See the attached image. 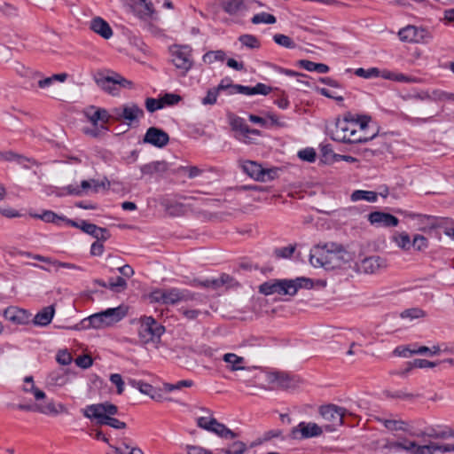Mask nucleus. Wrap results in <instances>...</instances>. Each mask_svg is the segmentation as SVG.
<instances>
[{
    "mask_svg": "<svg viewBox=\"0 0 454 454\" xmlns=\"http://www.w3.org/2000/svg\"><path fill=\"white\" fill-rule=\"evenodd\" d=\"M394 355L396 356L408 357L413 355V349L410 348L408 346H397L394 351Z\"/></svg>",
    "mask_w": 454,
    "mask_h": 454,
    "instance_id": "0e129e2a",
    "label": "nucleus"
},
{
    "mask_svg": "<svg viewBox=\"0 0 454 454\" xmlns=\"http://www.w3.org/2000/svg\"><path fill=\"white\" fill-rule=\"evenodd\" d=\"M409 452L411 454H434L431 443L427 445H418L413 441H409Z\"/></svg>",
    "mask_w": 454,
    "mask_h": 454,
    "instance_id": "58836bf2",
    "label": "nucleus"
},
{
    "mask_svg": "<svg viewBox=\"0 0 454 454\" xmlns=\"http://www.w3.org/2000/svg\"><path fill=\"white\" fill-rule=\"evenodd\" d=\"M129 384L137 388L141 393L152 395V393L153 391V387L146 382H144L142 380H130Z\"/></svg>",
    "mask_w": 454,
    "mask_h": 454,
    "instance_id": "a18cd8bd",
    "label": "nucleus"
},
{
    "mask_svg": "<svg viewBox=\"0 0 454 454\" xmlns=\"http://www.w3.org/2000/svg\"><path fill=\"white\" fill-rule=\"evenodd\" d=\"M204 300L201 302H187L184 303L179 309L178 312L188 320H194L199 317L201 314V310L197 308L198 305L203 304Z\"/></svg>",
    "mask_w": 454,
    "mask_h": 454,
    "instance_id": "cd10ccee",
    "label": "nucleus"
},
{
    "mask_svg": "<svg viewBox=\"0 0 454 454\" xmlns=\"http://www.w3.org/2000/svg\"><path fill=\"white\" fill-rule=\"evenodd\" d=\"M354 74L364 79H372L380 77V70L378 67H370L368 69L359 67L354 71Z\"/></svg>",
    "mask_w": 454,
    "mask_h": 454,
    "instance_id": "4c0bfd02",
    "label": "nucleus"
},
{
    "mask_svg": "<svg viewBox=\"0 0 454 454\" xmlns=\"http://www.w3.org/2000/svg\"><path fill=\"white\" fill-rule=\"evenodd\" d=\"M145 107L148 112L153 113L157 110L163 108V101L161 98L156 99L153 98H147L145 99Z\"/></svg>",
    "mask_w": 454,
    "mask_h": 454,
    "instance_id": "603ef678",
    "label": "nucleus"
},
{
    "mask_svg": "<svg viewBox=\"0 0 454 454\" xmlns=\"http://www.w3.org/2000/svg\"><path fill=\"white\" fill-rule=\"evenodd\" d=\"M35 218L43 220L45 223H57L59 220H65L64 216H59L51 210H45L41 215H34Z\"/></svg>",
    "mask_w": 454,
    "mask_h": 454,
    "instance_id": "c03bdc74",
    "label": "nucleus"
},
{
    "mask_svg": "<svg viewBox=\"0 0 454 454\" xmlns=\"http://www.w3.org/2000/svg\"><path fill=\"white\" fill-rule=\"evenodd\" d=\"M179 172L187 173L189 178H195L202 174L203 170L196 166H181L178 168Z\"/></svg>",
    "mask_w": 454,
    "mask_h": 454,
    "instance_id": "bf43d9fd",
    "label": "nucleus"
},
{
    "mask_svg": "<svg viewBox=\"0 0 454 454\" xmlns=\"http://www.w3.org/2000/svg\"><path fill=\"white\" fill-rule=\"evenodd\" d=\"M90 28L104 39H109L113 35L110 25L100 17H95L90 20Z\"/></svg>",
    "mask_w": 454,
    "mask_h": 454,
    "instance_id": "b1692460",
    "label": "nucleus"
},
{
    "mask_svg": "<svg viewBox=\"0 0 454 454\" xmlns=\"http://www.w3.org/2000/svg\"><path fill=\"white\" fill-rule=\"evenodd\" d=\"M80 229L98 240L106 241L111 237V234L106 228L98 227V225L88 223L84 220L81 221Z\"/></svg>",
    "mask_w": 454,
    "mask_h": 454,
    "instance_id": "5701e85b",
    "label": "nucleus"
},
{
    "mask_svg": "<svg viewBox=\"0 0 454 454\" xmlns=\"http://www.w3.org/2000/svg\"><path fill=\"white\" fill-rule=\"evenodd\" d=\"M95 82L103 90L113 96L119 94L120 88L133 89L134 87L132 81L128 80L120 74L114 72L108 75L98 74L95 77Z\"/></svg>",
    "mask_w": 454,
    "mask_h": 454,
    "instance_id": "0eeeda50",
    "label": "nucleus"
},
{
    "mask_svg": "<svg viewBox=\"0 0 454 454\" xmlns=\"http://www.w3.org/2000/svg\"><path fill=\"white\" fill-rule=\"evenodd\" d=\"M231 126L233 130L239 131L241 135H243L245 137H247V131H249V127L245 123L242 118H233L231 121Z\"/></svg>",
    "mask_w": 454,
    "mask_h": 454,
    "instance_id": "37998d69",
    "label": "nucleus"
},
{
    "mask_svg": "<svg viewBox=\"0 0 454 454\" xmlns=\"http://www.w3.org/2000/svg\"><path fill=\"white\" fill-rule=\"evenodd\" d=\"M392 240L396 246L403 250H409L411 247V240L408 233L405 231L395 233Z\"/></svg>",
    "mask_w": 454,
    "mask_h": 454,
    "instance_id": "473e14b6",
    "label": "nucleus"
},
{
    "mask_svg": "<svg viewBox=\"0 0 454 454\" xmlns=\"http://www.w3.org/2000/svg\"><path fill=\"white\" fill-rule=\"evenodd\" d=\"M2 157L4 160H7V161H12V160H16L18 161L19 163H24V161H28L29 160L21 156V155H19V154H16L15 153L12 152V151H9V152H5L2 154Z\"/></svg>",
    "mask_w": 454,
    "mask_h": 454,
    "instance_id": "680f3d73",
    "label": "nucleus"
},
{
    "mask_svg": "<svg viewBox=\"0 0 454 454\" xmlns=\"http://www.w3.org/2000/svg\"><path fill=\"white\" fill-rule=\"evenodd\" d=\"M269 381L271 384H275L278 387L285 389L294 387L298 383V380L294 376L283 372L270 373Z\"/></svg>",
    "mask_w": 454,
    "mask_h": 454,
    "instance_id": "412c9836",
    "label": "nucleus"
},
{
    "mask_svg": "<svg viewBox=\"0 0 454 454\" xmlns=\"http://www.w3.org/2000/svg\"><path fill=\"white\" fill-rule=\"evenodd\" d=\"M223 360L228 364V368L231 371L243 370L245 367L243 364L245 362L244 357L239 356L234 353H227L223 355Z\"/></svg>",
    "mask_w": 454,
    "mask_h": 454,
    "instance_id": "c756f323",
    "label": "nucleus"
},
{
    "mask_svg": "<svg viewBox=\"0 0 454 454\" xmlns=\"http://www.w3.org/2000/svg\"><path fill=\"white\" fill-rule=\"evenodd\" d=\"M192 385H193L192 380H180L176 384H169V383L164 384V389L166 391L170 392L173 390L181 389L182 387H190Z\"/></svg>",
    "mask_w": 454,
    "mask_h": 454,
    "instance_id": "13d9d810",
    "label": "nucleus"
},
{
    "mask_svg": "<svg viewBox=\"0 0 454 454\" xmlns=\"http://www.w3.org/2000/svg\"><path fill=\"white\" fill-rule=\"evenodd\" d=\"M398 35L401 41L412 43H428L433 36L424 27L407 26L399 30Z\"/></svg>",
    "mask_w": 454,
    "mask_h": 454,
    "instance_id": "ddd939ff",
    "label": "nucleus"
},
{
    "mask_svg": "<svg viewBox=\"0 0 454 454\" xmlns=\"http://www.w3.org/2000/svg\"><path fill=\"white\" fill-rule=\"evenodd\" d=\"M345 126H342V143H365L373 139L377 136V132H373L371 136H362L361 132H364L368 128L371 121L369 116H358L354 119L348 114L343 118Z\"/></svg>",
    "mask_w": 454,
    "mask_h": 454,
    "instance_id": "20e7f679",
    "label": "nucleus"
},
{
    "mask_svg": "<svg viewBox=\"0 0 454 454\" xmlns=\"http://www.w3.org/2000/svg\"><path fill=\"white\" fill-rule=\"evenodd\" d=\"M425 312L419 309V308H412L409 309H405L401 313L402 318H410V319H415L424 317Z\"/></svg>",
    "mask_w": 454,
    "mask_h": 454,
    "instance_id": "5fc2aeb1",
    "label": "nucleus"
},
{
    "mask_svg": "<svg viewBox=\"0 0 454 454\" xmlns=\"http://www.w3.org/2000/svg\"><path fill=\"white\" fill-rule=\"evenodd\" d=\"M368 221L376 227H395L399 220L395 215L381 211H374L368 215Z\"/></svg>",
    "mask_w": 454,
    "mask_h": 454,
    "instance_id": "6ab92c4d",
    "label": "nucleus"
},
{
    "mask_svg": "<svg viewBox=\"0 0 454 454\" xmlns=\"http://www.w3.org/2000/svg\"><path fill=\"white\" fill-rule=\"evenodd\" d=\"M118 407L110 402L90 404L82 410L83 416L91 421H95L96 425L124 429L127 427L126 423L114 418L118 414Z\"/></svg>",
    "mask_w": 454,
    "mask_h": 454,
    "instance_id": "f257e3e1",
    "label": "nucleus"
},
{
    "mask_svg": "<svg viewBox=\"0 0 454 454\" xmlns=\"http://www.w3.org/2000/svg\"><path fill=\"white\" fill-rule=\"evenodd\" d=\"M218 95H219V92L217 91V90L215 87L212 89H209L207 92L206 97L201 99V103L205 106L215 105L216 103Z\"/></svg>",
    "mask_w": 454,
    "mask_h": 454,
    "instance_id": "6e6d98bb",
    "label": "nucleus"
},
{
    "mask_svg": "<svg viewBox=\"0 0 454 454\" xmlns=\"http://www.w3.org/2000/svg\"><path fill=\"white\" fill-rule=\"evenodd\" d=\"M83 114L88 121L93 125V129H84L83 132L93 137L99 135L98 122L101 121L103 124L100 126L101 129H106L104 124L107 123L112 119L111 114L106 109L90 106L83 111Z\"/></svg>",
    "mask_w": 454,
    "mask_h": 454,
    "instance_id": "1a4fd4ad",
    "label": "nucleus"
},
{
    "mask_svg": "<svg viewBox=\"0 0 454 454\" xmlns=\"http://www.w3.org/2000/svg\"><path fill=\"white\" fill-rule=\"evenodd\" d=\"M246 450V443L240 441L234 442L230 449L223 450L224 454H244Z\"/></svg>",
    "mask_w": 454,
    "mask_h": 454,
    "instance_id": "8fccbe9b",
    "label": "nucleus"
},
{
    "mask_svg": "<svg viewBox=\"0 0 454 454\" xmlns=\"http://www.w3.org/2000/svg\"><path fill=\"white\" fill-rule=\"evenodd\" d=\"M386 428L388 430L404 431L409 434V430L406 427V422L397 419H379Z\"/></svg>",
    "mask_w": 454,
    "mask_h": 454,
    "instance_id": "72a5a7b5",
    "label": "nucleus"
},
{
    "mask_svg": "<svg viewBox=\"0 0 454 454\" xmlns=\"http://www.w3.org/2000/svg\"><path fill=\"white\" fill-rule=\"evenodd\" d=\"M387 260L379 255H372L364 258L359 264L342 262V273L348 268L356 269L357 271L364 274H377L387 268Z\"/></svg>",
    "mask_w": 454,
    "mask_h": 454,
    "instance_id": "9d476101",
    "label": "nucleus"
},
{
    "mask_svg": "<svg viewBox=\"0 0 454 454\" xmlns=\"http://www.w3.org/2000/svg\"><path fill=\"white\" fill-rule=\"evenodd\" d=\"M225 59V52L222 50L209 51L203 56V60L206 63L212 64L215 61H223Z\"/></svg>",
    "mask_w": 454,
    "mask_h": 454,
    "instance_id": "79ce46f5",
    "label": "nucleus"
},
{
    "mask_svg": "<svg viewBox=\"0 0 454 454\" xmlns=\"http://www.w3.org/2000/svg\"><path fill=\"white\" fill-rule=\"evenodd\" d=\"M128 314V308L124 305L116 308H110L101 312L95 313L89 317L85 318L82 322L84 327H91L95 329H101L113 325L120 322Z\"/></svg>",
    "mask_w": 454,
    "mask_h": 454,
    "instance_id": "423d86ee",
    "label": "nucleus"
},
{
    "mask_svg": "<svg viewBox=\"0 0 454 454\" xmlns=\"http://www.w3.org/2000/svg\"><path fill=\"white\" fill-rule=\"evenodd\" d=\"M242 168L245 173L256 181L263 180V168L255 161L247 160L243 163Z\"/></svg>",
    "mask_w": 454,
    "mask_h": 454,
    "instance_id": "c85d7f7f",
    "label": "nucleus"
},
{
    "mask_svg": "<svg viewBox=\"0 0 454 454\" xmlns=\"http://www.w3.org/2000/svg\"><path fill=\"white\" fill-rule=\"evenodd\" d=\"M312 286V280L304 277L295 279H274L262 283L259 286V292L264 295L273 294L294 295L300 288H311Z\"/></svg>",
    "mask_w": 454,
    "mask_h": 454,
    "instance_id": "7ed1b4c3",
    "label": "nucleus"
},
{
    "mask_svg": "<svg viewBox=\"0 0 454 454\" xmlns=\"http://www.w3.org/2000/svg\"><path fill=\"white\" fill-rule=\"evenodd\" d=\"M92 359L90 356L84 355L80 356L75 359V364L83 369H87L92 365Z\"/></svg>",
    "mask_w": 454,
    "mask_h": 454,
    "instance_id": "774afa93",
    "label": "nucleus"
},
{
    "mask_svg": "<svg viewBox=\"0 0 454 454\" xmlns=\"http://www.w3.org/2000/svg\"><path fill=\"white\" fill-rule=\"evenodd\" d=\"M164 332V326L160 325L153 317H145L141 319L138 336L143 342H153L160 339Z\"/></svg>",
    "mask_w": 454,
    "mask_h": 454,
    "instance_id": "9b49d317",
    "label": "nucleus"
},
{
    "mask_svg": "<svg viewBox=\"0 0 454 454\" xmlns=\"http://www.w3.org/2000/svg\"><path fill=\"white\" fill-rule=\"evenodd\" d=\"M112 119L116 121H123L129 126L137 125L140 119L144 118V110L136 103L125 104L114 107L111 111Z\"/></svg>",
    "mask_w": 454,
    "mask_h": 454,
    "instance_id": "6e6552de",
    "label": "nucleus"
},
{
    "mask_svg": "<svg viewBox=\"0 0 454 454\" xmlns=\"http://www.w3.org/2000/svg\"><path fill=\"white\" fill-rule=\"evenodd\" d=\"M197 425L208 432L214 433L221 438L233 439L237 434L229 429L224 424L218 422L213 417H199L197 419Z\"/></svg>",
    "mask_w": 454,
    "mask_h": 454,
    "instance_id": "4468645a",
    "label": "nucleus"
},
{
    "mask_svg": "<svg viewBox=\"0 0 454 454\" xmlns=\"http://www.w3.org/2000/svg\"><path fill=\"white\" fill-rule=\"evenodd\" d=\"M4 317L15 325H24L28 321L27 311L17 307H9L4 309Z\"/></svg>",
    "mask_w": 454,
    "mask_h": 454,
    "instance_id": "393cba45",
    "label": "nucleus"
},
{
    "mask_svg": "<svg viewBox=\"0 0 454 454\" xmlns=\"http://www.w3.org/2000/svg\"><path fill=\"white\" fill-rule=\"evenodd\" d=\"M153 302L163 305H177L180 303L202 301V295L187 289L170 287L166 289H155L150 294Z\"/></svg>",
    "mask_w": 454,
    "mask_h": 454,
    "instance_id": "f03ea898",
    "label": "nucleus"
},
{
    "mask_svg": "<svg viewBox=\"0 0 454 454\" xmlns=\"http://www.w3.org/2000/svg\"><path fill=\"white\" fill-rule=\"evenodd\" d=\"M409 435L417 438L447 439L454 436V431L448 427L429 426L423 430L409 432Z\"/></svg>",
    "mask_w": 454,
    "mask_h": 454,
    "instance_id": "f3484780",
    "label": "nucleus"
},
{
    "mask_svg": "<svg viewBox=\"0 0 454 454\" xmlns=\"http://www.w3.org/2000/svg\"><path fill=\"white\" fill-rule=\"evenodd\" d=\"M171 62L184 74L192 67V51L188 46H174L170 50Z\"/></svg>",
    "mask_w": 454,
    "mask_h": 454,
    "instance_id": "2eb2a0df",
    "label": "nucleus"
},
{
    "mask_svg": "<svg viewBox=\"0 0 454 454\" xmlns=\"http://www.w3.org/2000/svg\"><path fill=\"white\" fill-rule=\"evenodd\" d=\"M273 41L282 46V47H285L286 49H294L296 47V43H294V41L286 35H283V34H276L273 35Z\"/></svg>",
    "mask_w": 454,
    "mask_h": 454,
    "instance_id": "a19ab883",
    "label": "nucleus"
},
{
    "mask_svg": "<svg viewBox=\"0 0 454 454\" xmlns=\"http://www.w3.org/2000/svg\"><path fill=\"white\" fill-rule=\"evenodd\" d=\"M411 247L418 251H422L428 247V240L423 235L416 234L413 237Z\"/></svg>",
    "mask_w": 454,
    "mask_h": 454,
    "instance_id": "3c124183",
    "label": "nucleus"
},
{
    "mask_svg": "<svg viewBox=\"0 0 454 454\" xmlns=\"http://www.w3.org/2000/svg\"><path fill=\"white\" fill-rule=\"evenodd\" d=\"M90 188H91L90 180H83L81 183V186H74V185L70 184V185H67L65 188V190L67 191V194H69V195L81 196V195H82L83 192H85Z\"/></svg>",
    "mask_w": 454,
    "mask_h": 454,
    "instance_id": "f704fd0d",
    "label": "nucleus"
},
{
    "mask_svg": "<svg viewBox=\"0 0 454 454\" xmlns=\"http://www.w3.org/2000/svg\"><path fill=\"white\" fill-rule=\"evenodd\" d=\"M253 24H274L277 21V19L274 15L268 12H260L253 16L251 19Z\"/></svg>",
    "mask_w": 454,
    "mask_h": 454,
    "instance_id": "e433bc0d",
    "label": "nucleus"
},
{
    "mask_svg": "<svg viewBox=\"0 0 454 454\" xmlns=\"http://www.w3.org/2000/svg\"><path fill=\"white\" fill-rule=\"evenodd\" d=\"M54 314L55 309L53 305L44 307L35 316L33 322L35 325L46 326L51 322Z\"/></svg>",
    "mask_w": 454,
    "mask_h": 454,
    "instance_id": "bb28decb",
    "label": "nucleus"
},
{
    "mask_svg": "<svg viewBox=\"0 0 454 454\" xmlns=\"http://www.w3.org/2000/svg\"><path fill=\"white\" fill-rule=\"evenodd\" d=\"M143 142L158 148H162L168 144L169 136L167 132L159 128L151 127L146 130Z\"/></svg>",
    "mask_w": 454,
    "mask_h": 454,
    "instance_id": "a211bd4d",
    "label": "nucleus"
},
{
    "mask_svg": "<svg viewBox=\"0 0 454 454\" xmlns=\"http://www.w3.org/2000/svg\"><path fill=\"white\" fill-rule=\"evenodd\" d=\"M232 281L233 278L230 275L223 273L218 278L211 279L210 284L212 288L216 289L224 285L230 286Z\"/></svg>",
    "mask_w": 454,
    "mask_h": 454,
    "instance_id": "49530a36",
    "label": "nucleus"
},
{
    "mask_svg": "<svg viewBox=\"0 0 454 454\" xmlns=\"http://www.w3.org/2000/svg\"><path fill=\"white\" fill-rule=\"evenodd\" d=\"M169 168V164L166 160H154L144 164L140 167L142 176L153 177L154 176H162Z\"/></svg>",
    "mask_w": 454,
    "mask_h": 454,
    "instance_id": "4be33fe9",
    "label": "nucleus"
},
{
    "mask_svg": "<svg viewBox=\"0 0 454 454\" xmlns=\"http://www.w3.org/2000/svg\"><path fill=\"white\" fill-rule=\"evenodd\" d=\"M309 262L314 267L333 270L340 263V245L327 243L314 247L309 254Z\"/></svg>",
    "mask_w": 454,
    "mask_h": 454,
    "instance_id": "39448f33",
    "label": "nucleus"
},
{
    "mask_svg": "<svg viewBox=\"0 0 454 454\" xmlns=\"http://www.w3.org/2000/svg\"><path fill=\"white\" fill-rule=\"evenodd\" d=\"M107 285L111 290L119 292L126 288L127 282L122 277H117L115 280L111 278Z\"/></svg>",
    "mask_w": 454,
    "mask_h": 454,
    "instance_id": "4d7b16f0",
    "label": "nucleus"
},
{
    "mask_svg": "<svg viewBox=\"0 0 454 454\" xmlns=\"http://www.w3.org/2000/svg\"><path fill=\"white\" fill-rule=\"evenodd\" d=\"M221 7L229 15H236L248 9L245 0H222Z\"/></svg>",
    "mask_w": 454,
    "mask_h": 454,
    "instance_id": "a878e982",
    "label": "nucleus"
},
{
    "mask_svg": "<svg viewBox=\"0 0 454 454\" xmlns=\"http://www.w3.org/2000/svg\"><path fill=\"white\" fill-rule=\"evenodd\" d=\"M430 100L436 102L452 101L454 100V94L442 90H434L430 93Z\"/></svg>",
    "mask_w": 454,
    "mask_h": 454,
    "instance_id": "ea45409f",
    "label": "nucleus"
},
{
    "mask_svg": "<svg viewBox=\"0 0 454 454\" xmlns=\"http://www.w3.org/2000/svg\"><path fill=\"white\" fill-rule=\"evenodd\" d=\"M295 248V245H289L287 247H279L275 249V254L278 258H290L294 253Z\"/></svg>",
    "mask_w": 454,
    "mask_h": 454,
    "instance_id": "864d4df0",
    "label": "nucleus"
},
{
    "mask_svg": "<svg viewBox=\"0 0 454 454\" xmlns=\"http://www.w3.org/2000/svg\"><path fill=\"white\" fill-rule=\"evenodd\" d=\"M110 380L116 386L117 393L121 395L124 390V381L122 380L121 376L118 373H114L110 376Z\"/></svg>",
    "mask_w": 454,
    "mask_h": 454,
    "instance_id": "69168bd1",
    "label": "nucleus"
},
{
    "mask_svg": "<svg viewBox=\"0 0 454 454\" xmlns=\"http://www.w3.org/2000/svg\"><path fill=\"white\" fill-rule=\"evenodd\" d=\"M161 100L163 101V106L165 105L173 106L181 100V97L177 94L167 93L161 98Z\"/></svg>",
    "mask_w": 454,
    "mask_h": 454,
    "instance_id": "338daca9",
    "label": "nucleus"
},
{
    "mask_svg": "<svg viewBox=\"0 0 454 454\" xmlns=\"http://www.w3.org/2000/svg\"><path fill=\"white\" fill-rule=\"evenodd\" d=\"M229 94H244L247 96H251L253 95V90L252 87L241 84H234L231 86V90L229 91Z\"/></svg>",
    "mask_w": 454,
    "mask_h": 454,
    "instance_id": "052dcab7",
    "label": "nucleus"
},
{
    "mask_svg": "<svg viewBox=\"0 0 454 454\" xmlns=\"http://www.w3.org/2000/svg\"><path fill=\"white\" fill-rule=\"evenodd\" d=\"M378 199V194L372 191L356 190L351 194L352 201L366 200L369 202H375Z\"/></svg>",
    "mask_w": 454,
    "mask_h": 454,
    "instance_id": "2f4dec72",
    "label": "nucleus"
},
{
    "mask_svg": "<svg viewBox=\"0 0 454 454\" xmlns=\"http://www.w3.org/2000/svg\"><path fill=\"white\" fill-rule=\"evenodd\" d=\"M298 157L304 161L314 162L317 158V153L313 148L307 147L298 152Z\"/></svg>",
    "mask_w": 454,
    "mask_h": 454,
    "instance_id": "09e8293b",
    "label": "nucleus"
},
{
    "mask_svg": "<svg viewBox=\"0 0 454 454\" xmlns=\"http://www.w3.org/2000/svg\"><path fill=\"white\" fill-rule=\"evenodd\" d=\"M239 41L243 46L249 49H258L261 46L258 38L253 35H242L239 37Z\"/></svg>",
    "mask_w": 454,
    "mask_h": 454,
    "instance_id": "c9c22d12",
    "label": "nucleus"
},
{
    "mask_svg": "<svg viewBox=\"0 0 454 454\" xmlns=\"http://www.w3.org/2000/svg\"><path fill=\"white\" fill-rule=\"evenodd\" d=\"M378 449L385 454L398 453L402 450L409 452V441L396 442L388 438L381 439L378 442Z\"/></svg>",
    "mask_w": 454,
    "mask_h": 454,
    "instance_id": "aec40b11",
    "label": "nucleus"
},
{
    "mask_svg": "<svg viewBox=\"0 0 454 454\" xmlns=\"http://www.w3.org/2000/svg\"><path fill=\"white\" fill-rule=\"evenodd\" d=\"M252 90L253 95L261 94L265 96L270 94L273 89L264 83L258 82L255 86L252 87Z\"/></svg>",
    "mask_w": 454,
    "mask_h": 454,
    "instance_id": "e2e57ef3",
    "label": "nucleus"
},
{
    "mask_svg": "<svg viewBox=\"0 0 454 454\" xmlns=\"http://www.w3.org/2000/svg\"><path fill=\"white\" fill-rule=\"evenodd\" d=\"M322 158L325 162H331L336 160L337 154L333 153V147L330 144H324L321 145Z\"/></svg>",
    "mask_w": 454,
    "mask_h": 454,
    "instance_id": "de8ad7c7",
    "label": "nucleus"
},
{
    "mask_svg": "<svg viewBox=\"0 0 454 454\" xmlns=\"http://www.w3.org/2000/svg\"><path fill=\"white\" fill-rule=\"evenodd\" d=\"M299 66L309 72H317L318 74H325L329 71V67L323 63H316L308 59L299 61Z\"/></svg>",
    "mask_w": 454,
    "mask_h": 454,
    "instance_id": "7c9ffc66",
    "label": "nucleus"
},
{
    "mask_svg": "<svg viewBox=\"0 0 454 454\" xmlns=\"http://www.w3.org/2000/svg\"><path fill=\"white\" fill-rule=\"evenodd\" d=\"M324 431L323 427L317 423L302 421L291 429L290 437L294 440H304L319 436Z\"/></svg>",
    "mask_w": 454,
    "mask_h": 454,
    "instance_id": "dca6fc26",
    "label": "nucleus"
},
{
    "mask_svg": "<svg viewBox=\"0 0 454 454\" xmlns=\"http://www.w3.org/2000/svg\"><path fill=\"white\" fill-rule=\"evenodd\" d=\"M318 412L324 421L322 427L326 432H334L340 426V408L334 404L321 405Z\"/></svg>",
    "mask_w": 454,
    "mask_h": 454,
    "instance_id": "f8f14e48",
    "label": "nucleus"
}]
</instances>
